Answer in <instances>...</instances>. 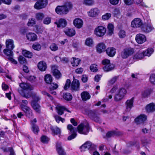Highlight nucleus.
I'll return each mask as SVG.
<instances>
[{"instance_id": "obj_28", "label": "nucleus", "mask_w": 155, "mask_h": 155, "mask_svg": "<svg viewBox=\"0 0 155 155\" xmlns=\"http://www.w3.org/2000/svg\"><path fill=\"white\" fill-rule=\"evenodd\" d=\"M38 68L40 71H44L46 70L47 68V65L45 62L42 61L38 63Z\"/></svg>"}, {"instance_id": "obj_20", "label": "nucleus", "mask_w": 155, "mask_h": 155, "mask_svg": "<svg viewBox=\"0 0 155 155\" xmlns=\"http://www.w3.org/2000/svg\"><path fill=\"white\" fill-rule=\"evenodd\" d=\"M55 24L57 25L58 27L63 28L66 26L67 22L65 19L61 18L58 21L55 22Z\"/></svg>"}, {"instance_id": "obj_34", "label": "nucleus", "mask_w": 155, "mask_h": 155, "mask_svg": "<svg viewBox=\"0 0 155 155\" xmlns=\"http://www.w3.org/2000/svg\"><path fill=\"white\" fill-rule=\"evenodd\" d=\"M85 44L89 47L93 46L94 45V42L93 38H87L85 40Z\"/></svg>"}, {"instance_id": "obj_31", "label": "nucleus", "mask_w": 155, "mask_h": 155, "mask_svg": "<svg viewBox=\"0 0 155 155\" xmlns=\"http://www.w3.org/2000/svg\"><path fill=\"white\" fill-rule=\"evenodd\" d=\"M58 113L59 115H61L64 113V111L66 109V108L64 106L58 105L56 107Z\"/></svg>"}, {"instance_id": "obj_42", "label": "nucleus", "mask_w": 155, "mask_h": 155, "mask_svg": "<svg viewBox=\"0 0 155 155\" xmlns=\"http://www.w3.org/2000/svg\"><path fill=\"white\" fill-rule=\"evenodd\" d=\"M31 126L32 131L35 134H37L39 131L38 126L35 124H34L33 123H31Z\"/></svg>"}, {"instance_id": "obj_15", "label": "nucleus", "mask_w": 155, "mask_h": 155, "mask_svg": "<svg viewBox=\"0 0 155 155\" xmlns=\"http://www.w3.org/2000/svg\"><path fill=\"white\" fill-rule=\"evenodd\" d=\"M147 119V116L145 114H141L135 118V120L137 124L143 123L146 121Z\"/></svg>"}, {"instance_id": "obj_38", "label": "nucleus", "mask_w": 155, "mask_h": 155, "mask_svg": "<svg viewBox=\"0 0 155 155\" xmlns=\"http://www.w3.org/2000/svg\"><path fill=\"white\" fill-rule=\"evenodd\" d=\"M52 73L53 75L58 79L61 76V74L60 72L57 69H52Z\"/></svg>"}, {"instance_id": "obj_56", "label": "nucleus", "mask_w": 155, "mask_h": 155, "mask_svg": "<svg viewBox=\"0 0 155 155\" xmlns=\"http://www.w3.org/2000/svg\"><path fill=\"white\" fill-rule=\"evenodd\" d=\"M118 78V76L114 77L108 81V84L110 85L113 84L116 82Z\"/></svg>"}, {"instance_id": "obj_19", "label": "nucleus", "mask_w": 155, "mask_h": 155, "mask_svg": "<svg viewBox=\"0 0 155 155\" xmlns=\"http://www.w3.org/2000/svg\"><path fill=\"white\" fill-rule=\"evenodd\" d=\"M96 48L97 52L101 53L105 51L106 46L104 43L101 42L97 45Z\"/></svg>"}, {"instance_id": "obj_54", "label": "nucleus", "mask_w": 155, "mask_h": 155, "mask_svg": "<svg viewBox=\"0 0 155 155\" xmlns=\"http://www.w3.org/2000/svg\"><path fill=\"white\" fill-rule=\"evenodd\" d=\"M32 48L35 50L39 51L41 49V45L37 43H35L33 44L32 46Z\"/></svg>"}, {"instance_id": "obj_5", "label": "nucleus", "mask_w": 155, "mask_h": 155, "mask_svg": "<svg viewBox=\"0 0 155 155\" xmlns=\"http://www.w3.org/2000/svg\"><path fill=\"white\" fill-rule=\"evenodd\" d=\"M154 29L152 24H151L150 20H149L148 22L145 23L142 25L141 27L142 30L146 33H149Z\"/></svg>"}, {"instance_id": "obj_64", "label": "nucleus", "mask_w": 155, "mask_h": 155, "mask_svg": "<svg viewBox=\"0 0 155 155\" xmlns=\"http://www.w3.org/2000/svg\"><path fill=\"white\" fill-rule=\"evenodd\" d=\"M70 84V80L69 79H67L64 87V89L65 90L67 89L69 87Z\"/></svg>"}, {"instance_id": "obj_35", "label": "nucleus", "mask_w": 155, "mask_h": 155, "mask_svg": "<svg viewBox=\"0 0 155 155\" xmlns=\"http://www.w3.org/2000/svg\"><path fill=\"white\" fill-rule=\"evenodd\" d=\"M80 61L79 58H73L71 60V64L73 66H77L79 64Z\"/></svg>"}, {"instance_id": "obj_12", "label": "nucleus", "mask_w": 155, "mask_h": 155, "mask_svg": "<svg viewBox=\"0 0 155 155\" xmlns=\"http://www.w3.org/2000/svg\"><path fill=\"white\" fill-rule=\"evenodd\" d=\"M142 20L140 18H137L134 19L131 22V26L134 28H138L143 25Z\"/></svg>"}, {"instance_id": "obj_58", "label": "nucleus", "mask_w": 155, "mask_h": 155, "mask_svg": "<svg viewBox=\"0 0 155 155\" xmlns=\"http://www.w3.org/2000/svg\"><path fill=\"white\" fill-rule=\"evenodd\" d=\"M49 84H50V86L49 87L50 89L55 90L58 87V86L57 84L54 83H51V82Z\"/></svg>"}, {"instance_id": "obj_46", "label": "nucleus", "mask_w": 155, "mask_h": 155, "mask_svg": "<svg viewBox=\"0 0 155 155\" xmlns=\"http://www.w3.org/2000/svg\"><path fill=\"white\" fill-rule=\"evenodd\" d=\"M19 86L21 88L24 90H30V86L25 83H23L20 84Z\"/></svg>"}, {"instance_id": "obj_1", "label": "nucleus", "mask_w": 155, "mask_h": 155, "mask_svg": "<svg viewBox=\"0 0 155 155\" xmlns=\"http://www.w3.org/2000/svg\"><path fill=\"white\" fill-rule=\"evenodd\" d=\"M72 4L70 2H68L62 6H58L55 9L56 13L58 14L63 15L67 14L69 10L72 8Z\"/></svg>"}, {"instance_id": "obj_6", "label": "nucleus", "mask_w": 155, "mask_h": 155, "mask_svg": "<svg viewBox=\"0 0 155 155\" xmlns=\"http://www.w3.org/2000/svg\"><path fill=\"white\" fill-rule=\"evenodd\" d=\"M106 32V29L105 28L102 26H99L95 28L94 34L97 37H102L105 35Z\"/></svg>"}, {"instance_id": "obj_13", "label": "nucleus", "mask_w": 155, "mask_h": 155, "mask_svg": "<svg viewBox=\"0 0 155 155\" xmlns=\"http://www.w3.org/2000/svg\"><path fill=\"white\" fill-rule=\"evenodd\" d=\"M134 102V97H133L130 99L127 100L125 103V111L126 112L130 111L132 107H133Z\"/></svg>"}, {"instance_id": "obj_40", "label": "nucleus", "mask_w": 155, "mask_h": 155, "mask_svg": "<svg viewBox=\"0 0 155 155\" xmlns=\"http://www.w3.org/2000/svg\"><path fill=\"white\" fill-rule=\"evenodd\" d=\"M45 80L46 83L48 84L51 83L52 81L51 76L49 74L46 75L45 78Z\"/></svg>"}, {"instance_id": "obj_2", "label": "nucleus", "mask_w": 155, "mask_h": 155, "mask_svg": "<svg viewBox=\"0 0 155 155\" xmlns=\"http://www.w3.org/2000/svg\"><path fill=\"white\" fill-rule=\"evenodd\" d=\"M127 91L124 88L121 87L117 90L114 96L115 101H119L122 100L127 94Z\"/></svg>"}, {"instance_id": "obj_50", "label": "nucleus", "mask_w": 155, "mask_h": 155, "mask_svg": "<svg viewBox=\"0 0 155 155\" xmlns=\"http://www.w3.org/2000/svg\"><path fill=\"white\" fill-rule=\"evenodd\" d=\"M50 49L52 51H56L58 49V47L57 44L55 43H52L50 46Z\"/></svg>"}, {"instance_id": "obj_4", "label": "nucleus", "mask_w": 155, "mask_h": 155, "mask_svg": "<svg viewBox=\"0 0 155 155\" xmlns=\"http://www.w3.org/2000/svg\"><path fill=\"white\" fill-rule=\"evenodd\" d=\"M77 128L78 133L81 134L87 135L89 131V127L87 124H81Z\"/></svg>"}, {"instance_id": "obj_47", "label": "nucleus", "mask_w": 155, "mask_h": 155, "mask_svg": "<svg viewBox=\"0 0 155 155\" xmlns=\"http://www.w3.org/2000/svg\"><path fill=\"white\" fill-rule=\"evenodd\" d=\"M64 98L67 101H70L72 98V95L69 93H67L64 94Z\"/></svg>"}, {"instance_id": "obj_11", "label": "nucleus", "mask_w": 155, "mask_h": 155, "mask_svg": "<svg viewBox=\"0 0 155 155\" xmlns=\"http://www.w3.org/2000/svg\"><path fill=\"white\" fill-rule=\"evenodd\" d=\"M95 146L89 141L86 142L83 144L80 147L81 151H84L86 150L91 149H94L95 148Z\"/></svg>"}, {"instance_id": "obj_52", "label": "nucleus", "mask_w": 155, "mask_h": 155, "mask_svg": "<svg viewBox=\"0 0 155 155\" xmlns=\"http://www.w3.org/2000/svg\"><path fill=\"white\" fill-rule=\"evenodd\" d=\"M4 151L5 152H10L9 155H15L14 151L12 147L5 148L4 149Z\"/></svg>"}, {"instance_id": "obj_18", "label": "nucleus", "mask_w": 155, "mask_h": 155, "mask_svg": "<svg viewBox=\"0 0 155 155\" xmlns=\"http://www.w3.org/2000/svg\"><path fill=\"white\" fill-rule=\"evenodd\" d=\"M6 47L11 49H13L15 47L14 41L10 39H8L6 40Z\"/></svg>"}, {"instance_id": "obj_36", "label": "nucleus", "mask_w": 155, "mask_h": 155, "mask_svg": "<svg viewBox=\"0 0 155 155\" xmlns=\"http://www.w3.org/2000/svg\"><path fill=\"white\" fill-rule=\"evenodd\" d=\"M114 67V66L113 64H110L104 66L103 68V69L105 71L107 72L113 70Z\"/></svg>"}, {"instance_id": "obj_23", "label": "nucleus", "mask_w": 155, "mask_h": 155, "mask_svg": "<svg viewBox=\"0 0 155 155\" xmlns=\"http://www.w3.org/2000/svg\"><path fill=\"white\" fill-rule=\"evenodd\" d=\"M65 34L68 36L72 37L75 34V30L73 28H66L64 30Z\"/></svg>"}, {"instance_id": "obj_8", "label": "nucleus", "mask_w": 155, "mask_h": 155, "mask_svg": "<svg viewBox=\"0 0 155 155\" xmlns=\"http://www.w3.org/2000/svg\"><path fill=\"white\" fill-rule=\"evenodd\" d=\"M134 52V50L133 48H126L122 51L121 56L123 58H127L128 57L132 54Z\"/></svg>"}, {"instance_id": "obj_41", "label": "nucleus", "mask_w": 155, "mask_h": 155, "mask_svg": "<svg viewBox=\"0 0 155 155\" xmlns=\"http://www.w3.org/2000/svg\"><path fill=\"white\" fill-rule=\"evenodd\" d=\"M153 52V50L152 48H148L146 51L143 52L145 56H150Z\"/></svg>"}, {"instance_id": "obj_57", "label": "nucleus", "mask_w": 155, "mask_h": 155, "mask_svg": "<svg viewBox=\"0 0 155 155\" xmlns=\"http://www.w3.org/2000/svg\"><path fill=\"white\" fill-rule=\"evenodd\" d=\"M54 117L56 121L58 123H59L60 121H61L62 123H64L65 121V119L64 118H63L58 115H56L54 116Z\"/></svg>"}, {"instance_id": "obj_53", "label": "nucleus", "mask_w": 155, "mask_h": 155, "mask_svg": "<svg viewBox=\"0 0 155 155\" xmlns=\"http://www.w3.org/2000/svg\"><path fill=\"white\" fill-rule=\"evenodd\" d=\"M118 35L120 38H125L126 36V33L125 31L123 30H121L118 33Z\"/></svg>"}, {"instance_id": "obj_24", "label": "nucleus", "mask_w": 155, "mask_h": 155, "mask_svg": "<svg viewBox=\"0 0 155 155\" xmlns=\"http://www.w3.org/2000/svg\"><path fill=\"white\" fill-rule=\"evenodd\" d=\"M61 143L57 142L56 144V149L59 155H66V153L64 151L61 146Z\"/></svg>"}, {"instance_id": "obj_44", "label": "nucleus", "mask_w": 155, "mask_h": 155, "mask_svg": "<svg viewBox=\"0 0 155 155\" xmlns=\"http://www.w3.org/2000/svg\"><path fill=\"white\" fill-rule=\"evenodd\" d=\"M22 54L25 57L29 58H31L32 56V54L31 52L26 50H23Z\"/></svg>"}, {"instance_id": "obj_48", "label": "nucleus", "mask_w": 155, "mask_h": 155, "mask_svg": "<svg viewBox=\"0 0 155 155\" xmlns=\"http://www.w3.org/2000/svg\"><path fill=\"white\" fill-rule=\"evenodd\" d=\"M36 24L35 19L33 18L29 19L27 25L28 26H32Z\"/></svg>"}, {"instance_id": "obj_55", "label": "nucleus", "mask_w": 155, "mask_h": 155, "mask_svg": "<svg viewBox=\"0 0 155 155\" xmlns=\"http://www.w3.org/2000/svg\"><path fill=\"white\" fill-rule=\"evenodd\" d=\"M18 60L20 63L21 64H26L27 63L26 59L22 56H19Z\"/></svg>"}, {"instance_id": "obj_29", "label": "nucleus", "mask_w": 155, "mask_h": 155, "mask_svg": "<svg viewBox=\"0 0 155 155\" xmlns=\"http://www.w3.org/2000/svg\"><path fill=\"white\" fill-rule=\"evenodd\" d=\"M51 129L53 135H58L61 133V129L57 126H51Z\"/></svg>"}, {"instance_id": "obj_45", "label": "nucleus", "mask_w": 155, "mask_h": 155, "mask_svg": "<svg viewBox=\"0 0 155 155\" xmlns=\"http://www.w3.org/2000/svg\"><path fill=\"white\" fill-rule=\"evenodd\" d=\"M145 56L143 52H139L136 53L134 56V58L137 59H141Z\"/></svg>"}, {"instance_id": "obj_59", "label": "nucleus", "mask_w": 155, "mask_h": 155, "mask_svg": "<svg viewBox=\"0 0 155 155\" xmlns=\"http://www.w3.org/2000/svg\"><path fill=\"white\" fill-rule=\"evenodd\" d=\"M51 21V18L49 17H46L43 20V23L46 25H48Z\"/></svg>"}, {"instance_id": "obj_62", "label": "nucleus", "mask_w": 155, "mask_h": 155, "mask_svg": "<svg viewBox=\"0 0 155 155\" xmlns=\"http://www.w3.org/2000/svg\"><path fill=\"white\" fill-rule=\"evenodd\" d=\"M111 16V14L110 13H107L102 16V18L104 20H108Z\"/></svg>"}, {"instance_id": "obj_60", "label": "nucleus", "mask_w": 155, "mask_h": 155, "mask_svg": "<svg viewBox=\"0 0 155 155\" xmlns=\"http://www.w3.org/2000/svg\"><path fill=\"white\" fill-rule=\"evenodd\" d=\"M41 140L44 143H47L49 140V138L45 136H43L41 137Z\"/></svg>"}, {"instance_id": "obj_21", "label": "nucleus", "mask_w": 155, "mask_h": 155, "mask_svg": "<svg viewBox=\"0 0 155 155\" xmlns=\"http://www.w3.org/2000/svg\"><path fill=\"white\" fill-rule=\"evenodd\" d=\"M107 55L110 57H113L115 54L116 49L113 47H109L105 50Z\"/></svg>"}, {"instance_id": "obj_63", "label": "nucleus", "mask_w": 155, "mask_h": 155, "mask_svg": "<svg viewBox=\"0 0 155 155\" xmlns=\"http://www.w3.org/2000/svg\"><path fill=\"white\" fill-rule=\"evenodd\" d=\"M97 65L95 64H92L90 66V70L93 72H96L97 70Z\"/></svg>"}, {"instance_id": "obj_32", "label": "nucleus", "mask_w": 155, "mask_h": 155, "mask_svg": "<svg viewBox=\"0 0 155 155\" xmlns=\"http://www.w3.org/2000/svg\"><path fill=\"white\" fill-rule=\"evenodd\" d=\"M81 96L84 101H86L90 99L91 96L86 91H84L81 94Z\"/></svg>"}, {"instance_id": "obj_49", "label": "nucleus", "mask_w": 155, "mask_h": 155, "mask_svg": "<svg viewBox=\"0 0 155 155\" xmlns=\"http://www.w3.org/2000/svg\"><path fill=\"white\" fill-rule=\"evenodd\" d=\"M93 0H83V4L86 5L90 6L94 4Z\"/></svg>"}, {"instance_id": "obj_17", "label": "nucleus", "mask_w": 155, "mask_h": 155, "mask_svg": "<svg viewBox=\"0 0 155 155\" xmlns=\"http://www.w3.org/2000/svg\"><path fill=\"white\" fill-rule=\"evenodd\" d=\"M100 11L98 8H94L91 9L87 12L89 16L91 17H94L98 15Z\"/></svg>"}, {"instance_id": "obj_7", "label": "nucleus", "mask_w": 155, "mask_h": 155, "mask_svg": "<svg viewBox=\"0 0 155 155\" xmlns=\"http://www.w3.org/2000/svg\"><path fill=\"white\" fill-rule=\"evenodd\" d=\"M68 129L70 131V133L72 134L69 136L68 138V140H69L74 138L77 136V129L73 127V126L71 124H68L67 126Z\"/></svg>"}, {"instance_id": "obj_16", "label": "nucleus", "mask_w": 155, "mask_h": 155, "mask_svg": "<svg viewBox=\"0 0 155 155\" xmlns=\"http://www.w3.org/2000/svg\"><path fill=\"white\" fill-rule=\"evenodd\" d=\"M74 25L78 28H80L83 25V22L82 20L79 18H76L73 21Z\"/></svg>"}, {"instance_id": "obj_51", "label": "nucleus", "mask_w": 155, "mask_h": 155, "mask_svg": "<svg viewBox=\"0 0 155 155\" xmlns=\"http://www.w3.org/2000/svg\"><path fill=\"white\" fill-rule=\"evenodd\" d=\"M118 135V134L116 131H110L107 132L106 134V136L108 137H110Z\"/></svg>"}, {"instance_id": "obj_22", "label": "nucleus", "mask_w": 155, "mask_h": 155, "mask_svg": "<svg viewBox=\"0 0 155 155\" xmlns=\"http://www.w3.org/2000/svg\"><path fill=\"white\" fill-rule=\"evenodd\" d=\"M148 113H152L155 111V104L152 103L147 104L145 108Z\"/></svg>"}, {"instance_id": "obj_33", "label": "nucleus", "mask_w": 155, "mask_h": 155, "mask_svg": "<svg viewBox=\"0 0 155 155\" xmlns=\"http://www.w3.org/2000/svg\"><path fill=\"white\" fill-rule=\"evenodd\" d=\"M90 113V114H89V116L95 122H99L100 118L97 117L93 111H91Z\"/></svg>"}, {"instance_id": "obj_27", "label": "nucleus", "mask_w": 155, "mask_h": 155, "mask_svg": "<svg viewBox=\"0 0 155 155\" xmlns=\"http://www.w3.org/2000/svg\"><path fill=\"white\" fill-rule=\"evenodd\" d=\"M18 91L22 96L26 98H29L31 96H32L31 93L27 91H24L23 90L21 89L20 90H18Z\"/></svg>"}, {"instance_id": "obj_61", "label": "nucleus", "mask_w": 155, "mask_h": 155, "mask_svg": "<svg viewBox=\"0 0 155 155\" xmlns=\"http://www.w3.org/2000/svg\"><path fill=\"white\" fill-rule=\"evenodd\" d=\"M150 81L152 84H155V74H152L151 75L150 78Z\"/></svg>"}, {"instance_id": "obj_9", "label": "nucleus", "mask_w": 155, "mask_h": 155, "mask_svg": "<svg viewBox=\"0 0 155 155\" xmlns=\"http://www.w3.org/2000/svg\"><path fill=\"white\" fill-rule=\"evenodd\" d=\"M21 107L23 111L25 113L26 117L29 118H31L33 116V114L31 110L28 106L21 104Z\"/></svg>"}, {"instance_id": "obj_3", "label": "nucleus", "mask_w": 155, "mask_h": 155, "mask_svg": "<svg viewBox=\"0 0 155 155\" xmlns=\"http://www.w3.org/2000/svg\"><path fill=\"white\" fill-rule=\"evenodd\" d=\"M13 50L6 48L3 50V51L4 53L7 56L8 59L9 61L14 64H17V61L13 58Z\"/></svg>"}, {"instance_id": "obj_39", "label": "nucleus", "mask_w": 155, "mask_h": 155, "mask_svg": "<svg viewBox=\"0 0 155 155\" xmlns=\"http://www.w3.org/2000/svg\"><path fill=\"white\" fill-rule=\"evenodd\" d=\"M44 17L45 15L42 13L38 12L35 14V18L38 21H41Z\"/></svg>"}, {"instance_id": "obj_25", "label": "nucleus", "mask_w": 155, "mask_h": 155, "mask_svg": "<svg viewBox=\"0 0 155 155\" xmlns=\"http://www.w3.org/2000/svg\"><path fill=\"white\" fill-rule=\"evenodd\" d=\"M27 39L31 41H34L37 40V36L34 33L29 32L26 35Z\"/></svg>"}, {"instance_id": "obj_10", "label": "nucleus", "mask_w": 155, "mask_h": 155, "mask_svg": "<svg viewBox=\"0 0 155 155\" xmlns=\"http://www.w3.org/2000/svg\"><path fill=\"white\" fill-rule=\"evenodd\" d=\"M48 4V0H39L35 3L34 7L37 9L45 8Z\"/></svg>"}, {"instance_id": "obj_43", "label": "nucleus", "mask_w": 155, "mask_h": 155, "mask_svg": "<svg viewBox=\"0 0 155 155\" xmlns=\"http://www.w3.org/2000/svg\"><path fill=\"white\" fill-rule=\"evenodd\" d=\"M32 97L33 99L32 101H35L36 102L39 101L41 98L39 95L37 94L33 93L32 94Z\"/></svg>"}, {"instance_id": "obj_14", "label": "nucleus", "mask_w": 155, "mask_h": 155, "mask_svg": "<svg viewBox=\"0 0 155 155\" xmlns=\"http://www.w3.org/2000/svg\"><path fill=\"white\" fill-rule=\"evenodd\" d=\"M135 40L137 43L142 44L146 41L147 38L146 36L144 35L139 34L136 35Z\"/></svg>"}, {"instance_id": "obj_37", "label": "nucleus", "mask_w": 155, "mask_h": 155, "mask_svg": "<svg viewBox=\"0 0 155 155\" xmlns=\"http://www.w3.org/2000/svg\"><path fill=\"white\" fill-rule=\"evenodd\" d=\"M108 29V33L109 35L110 36L114 33V25L111 24H109L107 26Z\"/></svg>"}, {"instance_id": "obj_26", "label": "nucleus", "mask_w": 155, "mask_h": 155, "mask_svg": "<svg viewBox=\"0 0 155 155\" xmlns=\"http://www.w3.org/2000/svg\"><path fill=\"white\" fill-rule=\"evenodd\" d=\"M79 82L77 80H74L71 84V89L73 90H78L79 87Z\"/></svg>"}, {"instance_id": "obj_30", "label": "nucleus", "mask_w": 155, "mask_h": 155, "mask_svg": "<svg viewBox=\"0 0 155 155\" xmlns=\"http://www.w3.org/2000/svg\"><path fill=\"white\" fill-rule=\"evenodd\" d=\"M31 106L36 112L40 113L41 111V107L35 101H32L31 104Z\"/></svg>"}]
</instances>
